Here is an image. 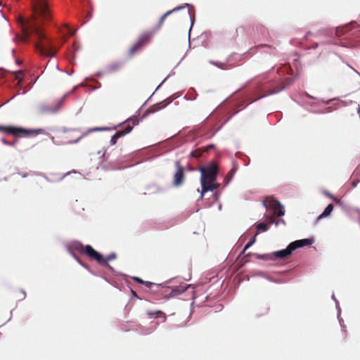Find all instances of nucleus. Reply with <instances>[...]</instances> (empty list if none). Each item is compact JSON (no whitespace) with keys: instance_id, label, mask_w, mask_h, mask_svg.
<instances>
[{"instance_id":"9d476101","label":"nucleus","mask_w":360,"mask_h":360,"mask_svg":"<svg viewBox=\"0 0 360 360\" xmlns=\"http://www.w3.org/2000/svg\"><path fill=\"white\" fill-rule=\"evenodd\" d=\"M67 94L63 95L59 101H57L56 104L54 107H51L48 105L47 104L44 103H41L39 105V110L41 114L44 113H52L56 114L57 113L60 109L62 108L63 105L64 100L65 99L67 96Z\"/></svg>"},{"instance_id":"de8ad7c7","label":"nucleus","mask_w":360,"mask_h":360,"mask_svg":"<svg viewBox=\"0 0 360 360\" xmlns=\"http://www.w3.org/2000/svg\"><path fill=\"white\" fill-rule=\"evenodd\" d=\"M357 111H358V113L360 115V107L359 106L358 108H357Z\"/></svg>"},{"instance_id":"f03ea898","label":"nucleus","mask_w":360,"mask_h":360,"mask_svg":"<svg viewBox=\"0 0 360 360\" xmlns=\"http://www.w3.org/2000/svg\"><path fill=\"white\" fill-rule=\"evenodd\" d=\"M158 147L157 144L143 148L142 149L136 150L135 151H133L132 153L120 156L119 158L114 160L112 162L113 164L116 165H122L124 162H131L135 159H140L139 161L136 162L134 165H130L128 166H117L112 169L114 170H123L126 168L131 167L134 165L146 162H150L156 158L158 156Z\"/></svg>"},{"instance_id":"a878e982","label":"nucleus","mask_w":360,"mask_h":360,"mask_svg":"<svg viewBox=\"0 0 360 360\" xmlns=\"http://www.w3.org/2000/svg\"><path fill=\"white\" fill-rule=\"evenodd\" d=\"M86 134H85V132L84 134H82L79 137H78L77 139H75V140H70V141H68L66 143L67 144H69V145H72V144H76L77 143H79V141L83 139L84 136H86Z\"/></svg>"},{"instance_id":"8fccbe9b","label":"nucleus","mask_w":360,"mask_h":360,"mask_svg":"<svg viewBox=\"0 0 360 360\" xmlns=\"http://www.w3.org/2000/svg\"><path fill=\"white\" fill-rule=\"evenodd\" d=\"M89 77H85L84 81H87V80H89Z\"/></svg>"},{"instance_id":"bb28decb","label":"nucleus","mask_w":360,"mask_h":360,"mask_svg":"<svg viewBox=\"0 0 360 360\" xmlns=\"http://www.w3.org/2000/svg\"><path fill=\"white\" fill-rule=\"evenodd\" d=\"M118 139L119 138L117 137V136L114 134L110 138V144L111 146H115L117 143Z\"/></svg>"},{"instance_id":"2eb2a0df","label":"nucleus","mask_w":360,"mask_h":360,"mask_svg":"<svg viewBox=\"0 0 360 360\" xmlns=\"http://www.w3.org/2000/svg\"><path fill=\"white\" fill-rule=\"evenodd\" d=\"M80 46L77 41H73L72 45H69L67 49V58L70 63H75L76 53L79 50Z\"/></svg>"},{"instance_id":"393cba45","label":"nucleus","mask_w":360,"mask_h":360,"mask_svg":"<svg viewBox=\"0 0 360 360\" xmlns=\"http://www.w3.org/2000/svg\"><path fill=\"white\" fill-rule=\"evenodd\" d=\"M279 221H281L282 223L285 224V221L283 219L277 220V219H276V218L274 216H271L268 218V224H268V226L273 224L278 225Z\"/></svg>"},{"instance_id":"5701e85b","label":"nucleus","mask_w":360,"mask_h":360,"mask_svg":"<svg viewBox=\"0 0 360 360\" xmlns=\"http://www.w3.org/2000/svg\"><path fill=\"white\" fill-rule=\"evenodd\" d=\"M211 64L217 66V68H221V69H227V63H221V62H219V61H210V62Z\"/></svg>"},{"instance_id":"dca6fc26","label":"nucleus","mask_w":360,"mask_h":360,"mask_svg":"<svg viewBox=\"0 0 360 360\" xmlns=\"http://www.w3.org/2000/svg\"><path fill=\"white\" fill-rule=\"evenodd\" d=\"M134 127V126H133L131 122H127L125 124H122L120 127H121L120 129H116L115 134H116L119 139L124 137V136L127 135L132 131Z\"/></svg>"},{"instance_id":"6ab92c4d","label":"nucleus","mask_w":360,"mask_h":360,"mask_svg":"<svg viewBox=\"0 0 360 360\" xmlns=\"http://www.w3.org/2000/svg\"><path fill=\"white\" fill-rule=\"evenodd\" d=\"M108 148L107 147H103L102 148V150H100L97 152V154L98 155H101L100 156V159L103 161V162H106L108 160L109 158H110V154H108L107 153V150H108Z\"/></svg>"},{"instance_id":"1a4fd4ad","label":"nucleus","mask_w":360,"mask_h":360,"mask_svg":"<svg viewBox=\"0 0 360 360\" xmlns=\"http://www.w3.org/2000/svg\"><path fill=\"white\" fill-rule=\"evenodd\" d=\"M264 206L270 208L273 210L274 214L277 217H282L285 214V211L283 205L280 202L273 198H268L266 200L263 201Z\"/></svg>"},{"instance_id":"72a5a7b5","label":"nucleus","mask_w":360,"mask_h":360,"mask_svg":"<svg viewBox=\"0 0 360 360\" xmlns=\"http://www.w3.org/2000/svg\"><path fill=\"white\" fill-rule=\"evenodd\" d=\"M96 82L97 83L98 85L96 86H94V87H90L89 89V91H95L96 89L101 88V83L98 81H96Z\"/></svg>"},{"instance_id":"37998d69","label":"nucleus","mask_w":360,"mask_h":360,"mask_svg":"<svg viewBox=\"0 0 360 360\" xmlns=\"http://www.w3.org/2000/svg\"><path fill=\"white\" fill-rule=\"evenodd\" d=\"M79 86H84V87H88V86H87V85H86V84H84V82H81V83L79 84Z\"/></svg>"},{"instance_id":"20e7f679","label":"nucleus","mask_w":360,"mask_h":360,"mask_svg":"<svg viewBox=\"0 0 360 360\" xmlns=\"http://www.w3.org/2000/svg\"><path fill=\"white\" fill-rule=\"evenodd\" d=\"M312 243L313 240L309 238L295 240L290 243L285 249L274 252L268 256H262L261 258H268L273 260L287 259L290 256L292 251L295 250L297 248L310 245ZM258 258H260V257H258Z\"/></svg>"},{"instance_id":"2f4dec72","label":"nucleus","mask_w":360,"mask_h":360,"mask_svg":"<svg viewBox=\"0 0 360 360\" xmlns=\"http://www.w3.org/2000/svg\"><path fill=\"white\" fill-rule=\"evenodd\" d=\"M79 129H68L67 127H63L61 129V131L63 132V133H67L68 131H79Z\"/></svg>"},{"instance_id":"864d4df0","label":"nucleus","mask_w":360,"mask_h":360,"mask_svg":"<svg viewBox=\"0 0 360 360\" xmlns=\"http://www.w3.org/2000/svg\"><path fill=\"white\" fill-rule=\"evenodd\" d=\"M4 181H7V178H6V177H4Z\"/></svg>"},{"instance_id":"f3484780","label":"nucleus","mask_w":360,"mask_h":360,"mask_svg":"<svg viewBox=\"0 0 360 360\" xmlns=\"http://www.w3.org/2000/svg\"><path fill=\"white\" fill-rule=\"evenodd\" d=\"M19 126L1 125L0 124V132L5 134H13L18 133Z\"/></svg>"},{"instance_id":"c03bdc74","label":"nucleus","mask_w":360,"mask_h":360,"mask_svg":"<svg viewBox=\"0 0 360 360\" xmlns=\"http://www.w3.org/2000/svg\"><path fill=\"white\" fill-rule=\"evenodd\" d=\"M67 72V74H68V75H72L73 74V72H73V70H70V71H68V72Z\"/></svg>"},{"instance_id":"c85d7f7f","label":"nucleus","mask_w":360,"mask_h":360,"mask_svg":"<svg viewBox=\"0 0 360 360\" xmlns=\"http://www.w3.org/2000/svg\"><path fill=\"white\" fill-rule=\"evenodd\" d=\"M201 155H202V152L199 150H195L191 153V155L192 157H195V158H199L201 156Z\"/></svg>"},{"instance_id":"79ce46f5","label":"nucleus","mask_w":360,"mask_h":360,"mask_svg":"<svg viewBox=\"0 0 360 360\" xmlns=\"http://www.w3.org/2000/svg\"><path fill=\"white\" fill-rule=\"evenodd\" d=\"M134 280H136V281H138L139 283H143V281L141 280L140 278H134Z\"/></svg>"},{"instance_id":"5fc2aeb1","label":"nucleus","mask_w":360,"mask_h":360,"mask_svg":"<svg viewBox=\"0 0 360 360\" xmlns=\"http://www.w3.org/2000/svg\"><path fill=\"white\" fill-rule=\"evenodd\" d=\"M234 172L233 169H231V171L229 172L231 173V172Z\"/></svg>"},{"instance_id":"7ed1b4c3","label":"nucleus","mask_w":360,"mask_h":360,"mask_svg":"<svg viewBox=\"0 0 360 360\" xmlns=\"http://www.w3.org/2000/svg\"><path fill=\"white\" fill-rule=\"evenodd\" d=\"M200 172V183L202 186L200 198H202L205 193L208 191H213L219 186V184L215 183L218 166L216 163L212 162L205 167H202Z\"/></svg>"},{"instance_id":"e433bc0d","label":"nucleus","mask_w":360,"mask_h":360,"mask_svg":"<svg viewBox=\"0 0 360 360\" xmlns=\"http://www.w3.org/2000/svg\"><path fill=\"white\" fill-rule=\"evenodd\" d=\"M39 79V77H36V78H32L31 79V86H32L37 81V79Z\"/></svg>"},{"instance_id":"49530a36","label":"nucleus","mask_w":360,"mask_h":360,"mask_svg":"<svg viewBox=\"0 0 360 360\" xmlns=\"http://www.w3.org/2000/svg\"><path fill=\"white\" fill-rule=\"evenodd\" d=\"M0 13H2V17L7 20V19L6 18L4 14L2 13V11H0Z\"/></svg>"},{"instance_id":"4468645a","label":"nucleus","mask_w":360,"mask_h":360,"mask_svg":"<svg viewBox=\"0 0 360 360\" xmlns=\"http://www.w3.org/2000/svg\"><path fill=\"white\" fill-rule=\"evenodd\" d=\"M18 133L22 134L25 137H29L31 136L43 134L45 133V129L43 128L28 129L22 127H19Z\"/></svg>"},{"instance_id":"412c9836","label":"nucleus","mask_w":360,"mask_h":360,"mask_svg":"<svg viewBox=\"0 0 360 360\" xmlns=\"http://www.w3.org/2000/svg\"><path fill=\"white\" fill-rule=\"evenodd\" d=\"M257 233H256L254 237L245 245L241 254H245V251L255 243Z\"/></svg>"},{"instance_id":"a211bd4d","label":"nucleus","mask_w":360,"mask_h":360,"mask_svg":"<svg viewBox=\"0 0 360 360\" xmlns=\"http://www.w3.org/2000/svg\"><path fill=\"white\" fill-rule=\"evenodd\" d=\"M122 65L121 62H115L110 65H108L105 68V72L107 74H110L114 72L117 71Z\"/></svg>"},{"instance_id":"3c124183","label":"nucleus","mask_w":360,"mask_h":360,"mask_svg":"<svg viewBox=\"0 0 360 360\" xmlns=\"http://www.w3.org/2000/svg\"><path fill=\"white\" fill-rule=\"evenodd\" d=\"M71 172H72V173H75H75H77V171H76V170H75V169H73Z\"/></svg>"},{"instance_id":"09e8293b","label":"nucleus","mask_w":360,"mask_h":360,"mask_svg":"<svg viewBox=\"0 0 360 360\" xmlns=\"http://www.w3.org/2000/svg\"><path fill=\"white\" fill-rule=\"evenodd\" d=\"M15 49H12V53L13 56H15Z\"/></svg>"},{"instance_id":"c9c22d12","label":"nucleus","mask_w":360,"mask_h":360,"mask_svg":"<svg viewBox=\"0 0 360 360\" xmlns=\"http://www.w3.org/2000/svg\"><path fill=\"white\" fill-rule=\"evenodd\" d=\"M105 73H106L105 72H103L101 70H99V71H97L95 75H96V76H97L98 77H102Z\"/></svg>"},{"instance_id":"f257e3e1","label":"nucleus","mask_w":360,"mask_h":360,"mask_svg":"<svg viewBox=\"0 0 360 360\" xmlns=\"http://www.w3.org/2000/svg\"><path fill=\"white\" fill-rule=\"evenodd\" d=\"M65 248L68 253L84 269L89 270L86 263L83 262L81 257L77 254L85 252L91 258L94 259L101 266L105 268L107 270H115L110 264V262L117 258L115 252H111L107 255H104L101 252L95 250L91 245H83L79 240H72L65 244Z\"/></svg>"},{"instance_id":"b1692460","label":"nucleus","mask_w":360,"mask_h":360,"mask_svg":"<svg viewBox=\"0 0 360 360\" xmlns=\"http://www.w3.org/2000/svg\"><path fill=\"white\" fill-rule=\"evenodd\" d=\"M257 229L258 231L264 232L269 229V226L265 223H259L257 225Z\"/></svg>"},{"instance_id":"c756f323","label":"nucleus","mask_w":360,"mask_h":360,"mask_svg":"<svg viewBox=\"0 0 360 360\" xmlns=\"http://www.w3.org/2000/svg\"><path fill=\"white\" fill-rule=\"evenodd\" d=\"M324 194L329 197L330 198L333 199L335 202L339 203L340 202V200H338L337 198H335L332 194H330L329 192L328 191H324Z\"/></svg>"},{"instance_id":"423d86ee","label":"nucleus","mask_w":360,"mask_h":360,"mask_svg":"<svg viewBox=\"0 0 360 360\" xmlns=\"http://www.w3.org/2000/svg\"><path fill=\"white\" fill-rule=\"evenodd\" d=\"M158 91V86L155 89L153 93L150 96V97L141 105V107L136 110V114L131 115V117H134V120H129V122H131L133 126H136L141 122L144 118L147 117L148 115L151 114H154L158 112V103H154L153 105L149 106L148 108L144 109L147 103L150 100L152 96Z\"/></svg>"},{"instance_id":"603ef678","label":"nucleus","mask_w":360,"mask_h":360,"mask_svg":"<svg viewBox=\"0 0 360 360\" xmlns=\"http://www.w3.org/2000/svg\"><path fill=\"white\" fill-rule=\"evenodd\" d=\"M72 32L73 34H75L77 32V30H74Z\"/></svg>"},{"instance_id":"473e14b6","label":"nucleus","mask_w":360,"mask_h":360,"mask_svg":"<svg viewBox=\"0 0 360 360\" xmlns=\"http://www.w3.org/2000/svg\"><path fill=\"white\" fill-rule=\"evenodd\" d=\"M36 175L43 176V177L45 179V180H46V181H48V182H53V181H52V180H51L48 176H46L44 174H43V173H41V172H37V173H36Z\"/></svg>"},{"instance_id":"4c0bfd02","label":"nucleus","mask_w":360,"mask_h":360,"mask_svg":"<svg viewBox=\"0 0 360 360\" xmlns=\"http://www.w3.org/2000/svg\"><path fill=\"white\" fill-rule=\"evenodd\" d=\"M51 139L52 140V142H53L55 145H57V146H60V145H61V143H60L57 142V141H55V139H54V137H53V136H51Z\"/></svg>"},{"instance_id":"0eeeda50","label":"nucleus","mask_w":360,"mask_h":360,"mask_svg":"<svg viewBox=\"0 0 360 360\" xmlns=\"http://www.w3.org/2000/svg\"><path fill=\"white\" fill-rule=\"evenodd\" d=\"M155 31V27L153 30L141 34L129 49V56H133L136 52L141 51L146 44H148L153 37Z\"/></svg>"},{"instance_id":"7c9ffc66","label":"nucleus","mask_w":360,"mask_h":360,"mask_svg":"<svg viewBox=\"0 0 360 360\" xmlns=\"http://www.w3.org/2000/svg\"><path fill=\"white\" fill-rule=\"evenodd\" d=\"M304 47H305L306 49H316V48L318 46V43L315 42V43H314V44H305V45H304Z\"/></svg>"},{"instance_id":"ea45409f","label":"nucleus","mask_w":360,"mask_h":360,"mask_svg":"<svg viewBox=\"0 0 360 360\" xmlns=\"http://www.w3.org/2000/svg\"><path fill=\"white\" fill-rule=\"evenodd\" d=\"M15 64L18 65H21L22 62L19 59L15 60Z\"/></svg>"},{"instance_id":"f8f14e48","label":"nucleus","mask_w":360,"mask_h":360,"mask_svg":"<svg viewBox=\"0 0 360 360\" xmlns=\"http://www.w3.org/2000/svg\"><path fill=\"white\" fill-rule=\"evenodd\" d=\"M134 120V117H129L127 119H126L124 121H123V122H120V123H119L117 124L112 125L111 127H95L89 128L85 132V134L88 135L90 133L98 132V131H115L117 128H119L122 124H125L127 122H129V120Z\"/></svg>"},{"instance_id":"9b49d317","label":"nucleus","mask_w":360,"mask_h":360,"mask_svg":"<svg viewBox=\"0 0 360 360\" xmlns=\"http://www.w3.org/2000/svg\"><path fill=\"white\" fill-rule=\"evenodd\" d=\"M188 4H185L184 6H178L176 8H174L172 10L168 11L166 12L160 19H159V25H162L165 20L171 16V23L176 22L180 20V17L176 15V13L179 11V10L188 6Z\"/></svg>"},{"instance_id":"f704fd0d","label":"nucleus","mask_w":360,"mask_h":360,"mask_svg":"<svg viewBox=\"0 0 360 360\" xmlns=\"http://www.w3.org/2000/svg\"><path fill=\"white\" fill-rule=\"evenodd\" d=\"M312 35V33L311 32H308L305 37L304 40L306 41V43L309 40V37Z\"/></svg>"},{"instance_id":"4be33fe9","label":"nucleus","mask_w":360,"mask_h":360,"mask_svg":"<svg viewBox=\"0 0 360 360\" xmlns=\"http://www.w3.org/2000/svg\"><path fill=\"white\" fill-rule=\"evenodd\" d=\"M1 141L3 143V144L13 147V146H15V145L18 142V138H15L13 141H8L7 139H4V138H2L1 139Z\"/></svg>"},{"instance_id":"58836bf2","label":"nucleus","mask_w":360,"mask_h":360,"mask_svg":"<svg viewBox=\"0 0 360 360\" xmlns=\"http://www.w3.org/2000/svg\"><path fill=\"white\" fill-rule=\"evenodd\" d=\"M18 174L20 175L22 178H26L28 176L27 173L18 172Z\"/></svg>"},{"instance_id":"6e6552de","label":"nucleus","mask_w":360,"mask_h":360,"mask_svg":"<svg viewBox=\"0 0 360 360\" xmlns=\"http://www.w3.org/2000/svg\"><path fill=\"white\" fill-rule=\"evenodd\" d=\"M72 4L73 5L74 8L77 12V15L78 18H82L83 16L86 17V20H84L82 22V25H84L88 22L91 18V5L88 0H77L72 1Z\"/></svg>"},{"instance_id":"cd10ccee","label":"nucleus","mask_w":360,"mask_h":360,"mask_svg":"<svg viewBox=\"0 0 360 360\" xmlns=\"http://www.w3.org/2000/svg\"><path fill=\"white\" fill-rule=\"evenodd\" d=\"M168 101L166 103L165 101H163L162 102H159V110L161 109V108H163L167 106V105L169 103L172 102V99H171L170 98H168Z\"/></svg>"},{"instance_id":"aec40b11","label":"nucleus","mask_w":360,"mask_h":360,"mask_svg":"<svg viewBox=\"0 0 360 360\" xmlns=\"http://www.w3.org/2000/svg\"><path fill=\"white\" fill-rule=\"evenodd\" d=\"M333 210V205L329 204L324 210L323 213L319 217V218L326 217L329 216Z\"/></svg>"},{"instance_id":"ddd939ff","label":"nucleus","mask_w":360,"mask_h":360,"mask_svg":"<svg viewBox=\"0 0 360 360\" xmlns=\"http://www.w3.org/2000/svg\"><path fill=\"white\" fill-rule=\"evenodd\" d=\"M175 165L176 170L174 174L173 184L179 186L183 184L184 180V169L179 161L176 162Z\"/></svg>"},{"instance_id":"a19ab883","label":"nucleus","mask_w":360,"mask_h":360,"mask_svg":"<svg viewBox=\"0 0 360 360\" xmlns=\"http://www.w3.org/2000/svg\"><path fill=\"white\" fill-rule=\"evenodd\" d=\"M69 174H70V172H67V173L64 174L63 175V176L60 178V181L62 180L65 176H68Z\"/></svg>"},{"instance_id":"a18cd8bd","label":"nucleus","mask_w":360,"mask_h":360,"mask_svg":"<svg viewBox=\"0 0 360 360\" xmlns=\"http://www.w3.org/2000/svg\"><path fill=\"white\" fill-rule=\"evenodd\" d=\"M149 315H151L152 313H148ZM153 314L158 315V311L153 313Z\"/></svg>"},{"instance_id":"39448f33","label":"nucleus","mask_w":360,"mask_h":360,"mask_svg":"<svg viewBox=\"0 0 360 360\" xmlns=\"http://www.w3.org/2000/svg\"><path fill=\"white\" fill-rule=\"evenodd\" d=\"M285 85L281 80H275L259 85L257 89L258 96L249 101L250 103L261 98L277 94L285 89Z\"/></svg>"}]
</instances>
